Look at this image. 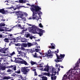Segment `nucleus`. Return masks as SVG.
I'll list each match as a JSON object with an SVG mask.
<instances>
[{"label":"nucleus","mask_w":80,"mask_h":80,"mask_svg":"<svg viewBox=\"0 0 80 80\" xmlns=\"http://www.w3.org/2000/svg\"><path fill=\"white\" fill-rule=\"evenodd\" d=\"M4 41L5 42H8V38H5L4 39Z\"/></svg>","instance_id":"nucleus-34"},{"label":"nucleus","mask_w":80,"mask_h":80,"mask_svg":"<svg viewBox=\"0 0 80 80\" xmlns=\"http://www.w3.org/2000/svg\"><path fill=\"white\" fill-rule=\"evenodd\" d=\"M16 46H19V45H20V44H16Z\"/></svg>","instance_id":"nucleus-54"},{"label":"nucleus","mask_w":80,"mask_h":80,"mask_svg":"<svg viewBox=\"0 0 80 80\" xmlns=\"http://www.w3.org/2000/svg\"><path fill=\"white\" fill-rule=\"evenodd\" d=\"M55 52H56L57 53H58L59 51L58 50V49H57V51H55Z\"/></svg>","instance_id":"nucleus-48"},{"label":"nucleus","mask_w":80,"mask_h":80,"mask_svg":"<svg viewBox=\"0 0 80 80\" xmlns=\"http://www.w3.org/2000/svg\"><path fill=\"white\" fill-rule=\"evenodd\" d=\"M30 63L31 65H35V64H36V62H34L32 61L30 62Z\"/></svg>","instance_id":"nucleus-32"},{"label":"nucleus","mask_w":80,"mask_h":80,"mask_svg":"<svg viewBox=\"0 0 80 80\" xmlns=\"http://www.w3.org/2000/svg\"><path fill=\"white\" fill-rule=\"evenodd\" d=\"M41 60H40L38 62V68H42V67H43V65H44V63L42 62Z\"/></svg>","instance_id":"nucleus-10"},{"label":"nucleus","mask_w":80,"mask_h":80,"mask_svg":"<svg viewBox=\"0 0 80 80\" xmlns=\"http://www.w3.org/2000/svg\"><path fill=\"white\" fill-rule=\"evenodd\" d=\"M35 55H34V57H35L36 58H41V57H40V56H39V57H38L37 56V53H35Z\"/></svg>","instance_id":"nucleus-25"},{"label":"nucleus","mask_w":80,"mask_h":80,"mask_svg":"<svg viewBox=\"0 0 80 80\" xmlns=\"http://www.w3.org/2000/svg\"><path fill=\"white\" fill-rule=\"evenodd\" d=\"M36 48H40V46H37Z\"/></svg>","instance_id":"nucleus-58"},{"label":"nucleus","mask_w":80,"mask_h":80,"mask_svg":"<svg viewBox=\"0 0 80 80\" xmlns=\"http://www.w3.org/2000/svg\"><path fill=\"white\" fill-rule=\"evenodd\" d=\"M12 8L14 9V10H16L17 9V8Z\"/></svg>","instance_id":"nucleus-59"},{"label":"nucleus","mask_w":80,"mask_h":80,"mask_svg":"<svg viewBox=\"0 0 80 80\" xmlns=\"http://www.w3.org/2000/svg\"><path fill=\"white\" fill-rule=\"evenodd\" d=\"M1 68V70H5V67H0Z\"/></svg>","instance_id":"nucleus-30"},{"label":"nucleus","mask_w":80,"mask_h":80,"mask_svg":"<svg viewBox=\"0 0 80 80\" xmlns=\"http://www.w3.org/2000/svg\"><path fill=\"white\" fill-rule=\"evenodd\" d=\"M39 27L40 28H43V26L42 25L41 23L39 24Z\"/></svg>","instance_id":"nucleus-33"},{"label":"nucleus","mask_w":80,"mask_h":80,"mask_svg":"<svg viewBox=\"0 0 80 80\" xmlns=\"http://www.w3.org/2000/svg\"><path fill=\"white\" fill-rule=\"evenodd\" d=\"M61 68H63V66H62Z\"/></svg>","instance_id":"nucleus-63"},{"label":"nucleus","mask_w":80,"mask_h":80,"mask_svg":"<svg viewBox=\"0 0 80 80\" xmlns=\"http://www.w3.org/2000/svg\"><path fill=\"white\" fill-rule=\"evenodd\" d=\"M7 72H11L12 70L9 69L7 70Z\"/></svg>","instance_id":"nucleus-38"},{"label":"nucleus","mask_w":80,"mask_h":80,"mask_svg":"<svg viewBox=\"0 0 80 80\" xmlns=\"http://www.w3.org/2000/svg\"><path fill=\"white\" fill-rule=\"evenodd\" d=\"M52 73H54L55 74L56 73V70L55 68H53L52 69Z\"/></svg>","instance_id":"nucleus-23"},{"label":"nucleus","mask_w":80,"mask_h":80,"mask_svg":"<svg viewBox=\"0 0 80 80\" xmlns=\"http://www.w3.org/2000/svg\"><path fill=\"white\" fill-rule=\"evenodd\" d=\"M19 49H17L18 50V54H23V52H22V51H19L18 50Z\"/></svg>","instance_id":"nucleus-26"},{"label":"nucleus","mask_w":80,"mask_h":80,"mask_svg":"<svg viewBox=\"0 0 80 80\" xmlns=\"http://www.w3.org/2000/svg\"><path fill=\"white\" fill-rule=\"evenodd\" d=\"M16 75V74H15V73H13L11 75V76H12V77H15Z\"/></svg>","instance_id":"nucleus-39"},{"label":"nucleus","mask_w":80,"mask_h":80,"mask_svg":"<svg viewBox=\"0 0 80 80\" xmlns=\"http://www.w3.org/2000/svg\"><path fill=\"white\" fill-rule=\"evenodd\" d=\"M11 78H12V77L8 76L7 77L6 76L4 77V79H6V80H8V79H10Z\"/></svg>","instance_id":"nucleus-20"},{"label":"nucleus","mask_w":80,"mask_h":80,"mask_svg":"<svg viewBox=\"0 0 80 80\" xmlns=\"http://www.w3.org/2000/svg\"><path fill=\"white\" fill-rule=\"evenodd\" d=\"M32 45H33V44L32 43L30 42L28 43V47H30L32 46Z\"/></svg>","instance_id":"nucleus-22"},{"label":"nucleus","mask_w":80,"mask_h":80,"mask_svg":"<svg viewBox=\"0 0 80 80\" xmlns=\"http://www.w3.org/2000/svg\"><path fill=\"white\" fill-rule=\"evenodd\" d=\"M33 38V36L30 37V39H31V40H32V39Z\"/></svg>","instance_id":"nucleus-46"},{"label":"nucleus","mask_w":80,"mask_h":80,"mask_svg":"<svg viewBox=\"0 0 80 80\" xmlns=\"http://www.w3.org/2000/svg\"><path fill=\"white\" fill-rule=\"evenodd\" d=\"M32 18L30 17L28 18V20H32Z\"/></svg>","instance_id":"nucleus-51"},{"label":"nucleus","mask_w":80,"mask_h":80,"mask_svg":"<svg viewBox=\"0 0 80 80\" xmlns=\"http://www.w3.org/2000/svg\"><path fill=\"white\" fill-rule=\"evenodd\" d=\"M24 46L25 47H27V45L26 43H24Z\"/></svg>","instance_id":"nucleus-45"},{"label":"nucleus","mask_w":80,"mask_h":80,"mask_svg":"<svg viewBox=\"0 0 80 80\" xmlns=\"http://www.w3.org/2000/svg\"><path fill=\"white\" fill-rule=\"evenodd\" d=\"M34 75L35 76H37V72L36 71L34 72Z\"/></svg>","instance_id":"nucleus-44"},{"label":"nucleus","mask_w":80,"mask_h":80,"mask_svg":"<svg viewBox=\"0 0 80 80\" xmlns=\"http://www.w3.org/2000/svg\"><path fill=\"white\" fill-rule=\"evenodd\" d=\"M21 42H26V39L24 38H23L21 40Z\"/></svg>","instance_id":"nucleus-31"},{"label":"nucleus","mask_w":80,"mask_h":80,"mask_svg":"<svg viewBox=\"0 0 80 80\" xmlns=\"http://www.w3.org/2000/svg\"><path fill=\"white\" fill-rule=\"evenodd\" d=\"M12 44V42H11L9 44V46H10V45H11V44Z\"/></svg>","instance_id":"nucleus-56"},{"label":"nucleus","mask_w":80,"mask_h":80,"mask_svg":"<svg viewBox=\"0 0 80 80\" xmlns=\"http://www.w3.org/2000/svg\"><path fill=\"white\" fill-rule=\"evenodd\" d=\"M17 13H18V14H16V15H18L17 18H18V20H20V18L22 21H25L26 20L25 18L23 17L24 12L22 11H18Z\"/></svg>","instance_id":"nucleus-4"},{"label":"nucleus","mask_w":80,"mask_h":80,"mask_svg":"<svg viewBox=\"0 0 80 80\" xmlns=\"http://www.w3.org/2000/svg\"><path fill=\"white\" fill-rule=\"evenodd\" d=\"M22 7H25V6H22Z\"/></svg>","instance_id":"nucleus-62"},{"label":"nucleus","mask_w":80,"mask_h":80,"mask_svg":"<svg viewBox=\"0 0 80 80\" xmlns=\"http://www.w3.org/2000/svg\"><path fill=\"white\" fill-rule=\"evenodd\" d=\"M2 35L0 34V38H2Z\"/></svg>","instance_id":"nucleus-55"},{"label":"nucleus","mask_w":80,"mask_h":80,"mask_svg":"<svg viewBox=\"0 0 80 80\" xmlns=\"http://www.w3.org/2000/svg\"><path fill=\"white\" fill-rule=\"evenodd\" d=\"M18 49H19V50H25V48H24V47L23 46H21V47H18Z\"/></svg>","instance_id":"nucleus-19"},{"label":"nucleus","mask_w":80,"mask_h":80,"mask_svg":"<svg viewBox=\"0 0 80 80\" xmlns=\"http://www.w3.org/2000/svg\"><path fill=\"white\" fill-rule=\"evenodd\" d=\"M41 78H42V80H47V78L46 77H42Z\"/></svg>","instance_id":"nucleus-28"},{"label":"nucleus","mask_w":80,"mask_h":80,"mask_svg":"<svg viewBox=\"0 0 80 80\" xmlns=\"http://www.w3.org/2000/svg\"><path fill=\"white\" fill-rule=\"evenodd\" d=\"M29 26H32L31 27L28 28L29 32H31L33 33L38 34L40 37L43 35V33H45V31L42 29L37 28V27L35 25H32L31 24H29Z\"/></svg>","instance_id":"nucleus-3"},{"label":"nucleus","mask_w":80,"mask_h":80,"mask_svg":"<svg viewBox=\"0 0 80 80\" xmlns=\"http://www.w3.org/2000/svg\"><path fill=\"white\" fill-rule=\"evenodd\" d=\"M10 67H13V70L14 71H15V70H17L16 66H11Z\"/></svg>","instance_id":"nucleus-24"},{"label":"nucleus","mask_w":80,"mask_h":80,"mask_svg":"<svg viewBox=\"0 0 80 80\" xmlns=\"http://www.w3.org/2000/svg\"><path fill=\"white\" fill-rule=\"evenodd\" d=\"M19 60H22V61H20L19 60H16L15 62V63H21V64H24L25 65H28V64L27 62L23 60L22 58H18Z\"/></svg>","instance_id":"nucleus-7"},{"label":"nucleus","mask_w":80,"mask_h":80,"mask_svg":"<svg viewBox=\"0 0 80 80\" xmlns=\"http://www.w3.org/2000/svg\"><path fill=\"white\" fill-rule=\"evenodd\" d=\"M78 72H80V69L77 68L76 69H73L71 68L64 75L62 80H67V79L70 80H80V75Z\"/></svg>","instance_id":"nucleus-1"},{"label":"nucleus","mask_w":80,"mask_h":80,"mask_svg":"<svg viewBox=\"0 0 80 80\" xmlns=\"http://www.w3.org/2000/svg\"><path fill=\"white\" fill-rule=\"evenodd\" d=\"M15 73H20V70H19L17 71H15Z\"/></svg>","instance_id":"nucleus-35"},{"label":"nucleus","mask_w":80,"mask_h":80,"mask_svg":"<svg viewBox=\"0 0 80 80\" xmlns=\"http://www.w3.org/2000/svg\"><path fill=\"white\" fill-rule=\"evenodd\" d=\"M20 56H22V55L20 54V55H18L17 57L18 58H19V57H20Z\"/></svg>","instance_id":"nucleus-47"},{"label":"nucleus","mask_w":80,"mask_h":80,"mask_svg":"<svg viewBox=\"0 0 80 80\" xmlns=\"http://www.w3.org/2000/svg\"><path fill=\"white\" fill-rule=\"evenodd\" d=\"M16 23H18V24L15 26L14 27H20V28H22V29H23L24 28H22V27L21 26V25H22V22H20V21H17L16 22Z\"/></svg>","instance_id":"nucleus-11"},{"label":"nucleus","mask_w":80,"mask_h":80,"mask_svg":"<svg viewBox=\"0 0 80 80\" xmlns=\"http://www.w3.org/2000/svg\"><path fill=\"white\" fill-rule=\"evenodd\" d=\"M15 54V52H13L11 54V56H12V55H13Z\"/></svg>","instance_id":"nucleus-43"},{"label":"nucleus","mask_w":80,"mask_h":80,"mask_svg":"<svg viewBox=\"0 0 80 80\" xmlns=\"http://www.w3.org/2000/svg\"><path fill=\"white\" fill-rule=\"evenodd\" d=\"M5 24L3 23H1L0 24V31L3 32L4 31V29H3L2 27H4Z\"/></svg>","instance_id":"nucleus-12"},{"label":"nucleus","mask_w":80,"mask_h":80,"mask_svg":"<svg viewBox=\"0 0 80 80\" xmlns=\"http://www.w3.org/2000/svg\"><path fill=\"white\" fill-rule=\"evenodd\" d=\"M39 53L41 54V55H42V53L41 52H39Z\"/></svg>","instance_id":"nucleus-60"},{"label":"nucleus","mask_w":80,"mask_h":80,"mask_svg":"<svg viewBox=\"0 0 80 80\" xmlns=\"http://www.w3.org/2000/svg\"><path fill=\"white\" fill-rule=\"evenodd\" d=\"M24 15H26V16L28 15V14H27V13H26V12L24 13Z\"/></svg>","instance_id":"nucleus-49"},{"label":"nucleus","mask_w":80,"mask_h":80,"mask_svg":"<svg viewBox=\"0 0 80 80\" xmlns=\"http://www.w3.org/2000/svg\"><path fill=\"white\" fill-rule=\"evenodd\" d=\"M56 65H55V66L56 67H59V68H58V71L57 72V75H58V72L60 71V64H57V63H56Z\"/></svg>","instance_id":"nucleus-14"},{"label":"nucleus","mask_w":80,"mask_h":80,"mask_svg":"<svg viewBox=\"0 0 80 80\" xmlns=\"http://www.w3.org/2000/svg\"><path fill=\"white\" fill-rule=\"evenodd\" d=\"M10 0H8V1H6L4 2L5 4H6L7 5H10Z\"/></svg>","instance_id":"nucleus-17"},{"label":"nucleus","mask_w":80,"mask_h":80,"mask_svg":"<svg viewBox=\"0 0 80 80\" xmlns=\"http://www.w3.org/2000/svg\"><path fill=\"white\" fill-rule=\"evenodd\" d=\"M29 70L28 68H24L22 69V71L24 73V74H26V73H28Z\"/></svg>","instance_id":"nucleus-9"},{"label":"nucleus","mask_w":80,"mask_h":80,"mask_svg":"<svg viewBox=\"0 0 80 80\" xmlns=\"http://www.w3.org/2000/svg\"><path fill=\"white\" fill-rule=\"evenodd\" d=\"M8 48H4L1 49V51L2 52V53H7V52H8Z\"/></svg>","instance_id":"nucleus-13"},{"label":"nucleus","mask_w":80,"mask_h":80,"mask_svg":"<svg viewBox=\"0 0 80 80\" xmlns=\"http://www.w3.org/2000/svg\"><path fill=\"white\" fill-rule=\"evenodd\" d=\"M41 71H45V72H48L49 67L47 66H44L43 68L40 69Z\"/></svg>","instance_id":"nucleus-8"},{"label":"nucleus","mask_w":80,"mask_h":80,"mask_svg":"<svg viewBox=\"0 0 80 80\" xmlns=\"http://www.w3.org/2000/svg\"><path fill=\"white\" fill-rule=\"evenodd\" d=\"M25 31L24 30H23L22 31V33H25Z\"/></svg>","instance_id":"nucleus-42"},{"label":"nucleus","mask_w":80,"mask_h":80,"mask_svg":"<svg viewBox=\"0 0 80 80\" xmlns=\"http://www.w3.org/2000/svg\"><path fill=\"white\" fill-rule=\"evenodd\" d=\"M39 77H42V75H38Z\"/></svg>","instance_id":"nucleus-57"},{"label":"nucleus","mask_w":80,"mask_h":80,"mask_svg":"<svg viewBox=\"0 0 80 80\" xmlns=\"http://www.w3.org/2000/svg\"><path fill=\"white\" fill-rule=\"evenodd\" d=\"M8 8L9 9H10V8Z\"/></svg>","instance_id":"nucleus-64"},{"label":"nucleus","mask_w":80,"mask_h":80,"mask_svg":"<svg viewBox=\"0 0 80 80\" xmlns=\"http://www.w3.org/2000/svg\"><path fill=\"white\" fill-rule=\"evenodd\" d=\"M9 40H15V38L13 36H11V37L9 38Z\"/></svg>","instance_id":"nucleus-21"},{"label":"nucleus","mask_w":80,"mask_h":80,"mask_svg":"<svg viewBox=\"0 0 80 80\" xmlns=\"http://www.w3.org/2000/svg\"><path fill=\"white\" fill-rule=\"evenodd\" d=\"M28 51L29 52H30L31 51H32V50L31 49H28Z\"/></svg>","instance_id":"nucleus-53"},{"label":"nucleus","mask_w":80,"mask_h":80,"mask_svg":"<svg viewBox=\"0 0 80 80\" xmlns=\"http://www.w3.org/2000/svg\"><path fill=\"white\" fill-rule=\"evenodd\" d=\"M43 74L44 75H47V76H50V74L48 73L44 72L43 73Z\"/></svg>","instance_id":"nucleus-27"},{"label":"nucleus","mask_w":80,"mask_h":80,"mask_svg":"<svg viewBox=\"0 0 80 80\" xmlns=\"http://www.w3.org/2000/svg\"><path fill=\"white\" fill-rule=\"evenodd\" d=\"M12 35H12V34H9V36H10V37H12Z\"/></svg>","instance_id":"nucleus-50"},{"label":"nucleus","mask_w":80,"mask_h":80,"mask_svg":"<svg viewBox=\"0 0 80 80\" xmlns=\"http://www.w3.org/2000/svg\"><path fill=\"white\" fill-rule=\"evenodd\" d=\"M23 54H24L23 55V56L24 57H26V53H24V52H23Z\"/></svg>","instance_id":"nucleus-41"},{"label":"nucleus","mask_w":80,"mask_h":80,"mask_svg":"<svg viewBox=\"0 0 80 80\" xmlns=\"http://www.w3.org/2000/svg\"><path fill=\"white\" fill-rule=\"evenodd\" d=\"M51 44L52 46H49V48H53L54 49L55 47V44H53V43H51Z\"/></svg>","instance_id":"nucleus-16"},{"label":"nucleus","mask_w":80,"mask_h":80,"mask_svg":"<svg viewBox=\"0 0 80 80\" xmlns=\"http://www.w3.org/2000/svg\"><path fill=\"white\" fill-rule=\"evenodd\" d=\"M19 2L20 3H25V1H23V0H19Z\"/></svg>","instance_id":"nucleus-29"},{"label":"nucleus","mask_w":80,"mask_h":80,"mask_svg":"<svg viewBox=\"0 0 80 80\" xmlns=\"http://www.w3.org/2000/svg\"><path fill=\"white\" fill-rule=\"evenodd\" d=\"M51 80H55L57 78V76H52L51 77Z\"/></svg>","instance_id":"nucleus-18"},{"label":"nucleus","mask_w":80,"mask_h":80,"mask_svg":"<svg viewBox=\"0 0 80 80\" xmlns=\"http://www.w3.org/2000/svg\"><path fill=\"white\" fill-rule=\"evenodd\" d=\"M32 71H33L35 72H36V69H32Z\"/></svg>","instance_id":"nucleus-52"},{"label":"nucleus","mask_w":80,"mask_h":80,"mask_svg":"<svg viewBox=\"0 0 80 80\" xmlns=\"http://www.w3.org/2000/svg\"><path fill=\"white\" fill-rule=\"evenodd\" d=\"M19 77H20V78H21V79H22V80H23L24 78H23L22 77V76L20 75V76H19Z\"/></svg>","instance_id":"nucleus-40"},{"label":"nucleus","mask_w":80,"mask_h":80,"mask_svg":"<svg viewBox=\"0 0 80 80\" xmlns=\"http://www.w3.org/2000/svg\"><path fill=\"white\" fill-rule=\"evenodd\" d=\"M56 55L57 59V60H55V62H62V60H63V58H64V57H65V54H61L59 56H58L57 54Z\"/></svg>","instance_id":"nucleus-5"},{"label":"nucleus","mask_w":80,"mask_h":80,"mask_svg":"<svg viewBox=\"0 0 80 80\" xmlns=\"http://www.w3.org/2000/svg\"><path fill=\"white\" fill-rule=\"evenodd\" d=\"M25 36H26V37L28 38L29 37H30V34H25Z\"/></svg>","instance_id":"nucleus-37"},{"label":"nucleus","mask_w":80,"mask_h":80,"mask_svg":"<svg viewBox=\"0 0 80 80\" xmlns=\"http://www.w3.org/2000/svg\"><path fill=\"white\" fill-rule=\"evenodd\" d=\"M30 9L33 12L32 18L33 20H36L38 21V22H39H39H40L41 21H40V20H38L40 18L38 17L37 14L41 15H42V12H40V11L41 10V8L38 6L32 5L31 6Z\"/></svg>","instance_id":"nucleus-2"},{"label":"nucleus","mask_w":80,"mask_h":80,"mask_svg":"<svg viewBox=\"0 0 80 80\" xmlns=\"http://www.w3.org/2000/svg\"><path fill=\"white\" fill-rule=\"evenodd\" d=\"M27 5H30L29 4H27Z\"/></svg>","instance_id":"nucleus-61"},{"label":"nucleus","mask_w":80,"mask_h":80,"mask_svg":"<svg viewBox=\"0 0 80 80\" xmlns=\"http://www.w3.org/2000/svg\"><path fill=\"white\" fill-rule=\"evenodd\" d=\"M0 12L3 14H6V13L7 12V11L4 10V9H0Z\"/></svg>","instance_id":"nucleus-15"},{"label":"nucleus","mask_w":80,"mask_h":80,"mask_svg":"<svg viewBox=\"0 0 80 80\" xmlns=\"http://www.w3.org/2000/svg\"><path fill=\"white\" fill-rule=\"evenodd\" d=\"M42 57L43 58L45 57H48V58H52L53 57V54L51 53L50 50H49L48 52V53H46L45 54L43 53Z\"/></svg>","instance_id":"nucleus-6"},{"label":"nucleus","mask_w":80,"mask_h":80,"mask_svg":"<svg viewBox=\"0 0 80 80\" xmlns=\"http://www.w3.org/2000/svg\"><path fill=\"white\" fill-rule=\"evenodd\" d=\"M35 51H36V52H40V50L39 49H36L35 50Z\"/></svg>","instance_id":"nucleus-36"}]
</instances>
